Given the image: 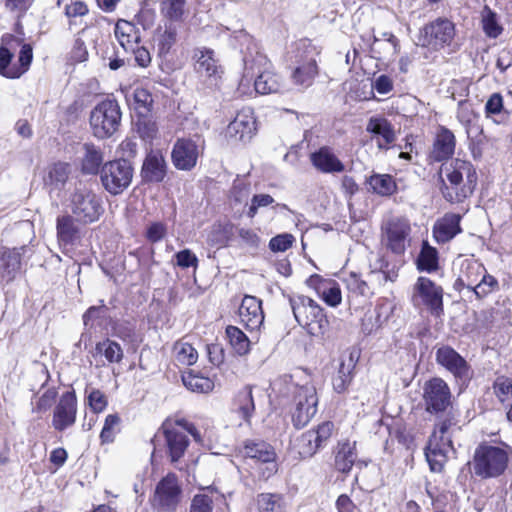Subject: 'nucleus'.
<instances>
[{
	"label": "nucleus",
	"mask_w": 512,
	"mask_h": 512,
	"mask_svg": "<svg viewBox=\"0 0 512 512\" xmlns=\"http://www.w3.org/2000/svg\"><path fill=\"white\" fill-rule=\"evenodd\" d=\"M299 374L286 375L275 382L297 429L305 427L312 420L318 407L316 388L307 375Z\"/></svg>",
	"instance_id": "obj_1"
},
{
	"label": "nucleus",
	"mask_w": 512,
	"mask_h": 512,
	"mask_svg": "<svg viewBox=\"0 0 512 512\" xmlns=\"http://www.w3.org/2000/svg\"><path fill=\"white\" fill-rule=\"evenodd\" d=\"M441 193L451 203L463 202L472 195L477 174L471 162L454 159L442 164L440 168Z\"/></svg>",
	"instance_id": "obj_2"
},
{
	"label": "nucleus",
	"mask_w": 512,
	"mask_h": 512,
	"mask_svg": "<svg viewBox=\"0 0 512 512\" xmlns=\"http://www.w3.org/2000/svg\"><path fill=\"white\" fill-rule=\"evenodd\" d=\"M457 430V423L451 417H447L436 424L425 451L426 459L432 471H442L449 453H455L452 436Z\"/></svg>",
	"instance_id": "obj_3"
},
{
	"label": "nucleus",
	"mask_w": 512,
	"mask_h": 512,
	"mask_svg": "<svg viewBox=\"0 0 512 512\" xmlns=\"http://www.w3.org/2000/svg\"><path fill=\"white\" fill-rule=\"evenodd\" d=\"M294 317L299 325L315 337H322L329 328V321L323 309L311 298L297 295L290 298Z\"/></svg>",
	"instance_id": "obj_4"
},
{
	"label": "nucleus",
	"mask_w": 512,
	"mask_h": 512,
	"mask_svg": "<svg viewBox=\"0 0 512 512\" xmlns=\"http://www.w3.org/2000/svg\"><path fill=\"white\" fill-rule=\"evenodd\" d=\"M509 456L508 448L480 445L473 457L474 473L481 478L498 477L506 470Z\"/></svg>",
	"instance_id": "obj_5"
},
{
	"label": "nucleus",
	"mask_w": 512,
	"mask_h": 512,
	"mask_svg": "<svg viewBox=\"0 0 512 512\" xmlns=\"http://www.w3.org/2000/svg\"><path fill=\"white\" fill-rule=\"evenodd\" d=\"M166 439L169 456L173 463L183 457L188 445L189 439L186 432L194 437L196 441L200 440V435L193 424L185 419H177L175 421L167 420L161 427Z\"/></svg>",
	"instance_id": "obj_6"
},
{
	"label": "nucleus",
	"mask_w": 512,
	"mask_h": 512,
	"mask_svg": "<svg viewBox=\"0 0 512 512\" xmlns=\"http://www.w3.org/2000/svg\"><path fill=\"white\" fill-rule=\"evenodd\" d=\"M319 54L317 48L307 41H300L295 52L294 68L291 72V79L297 86L307 88L312 85L318 67L316 56Z\"/></svg>",
	"instance_id": "obj_7"
},
{
	"label": "nucleus",
	"mask_w": 512,
	"mask_h": 512,
	"mask_svg": "<svg viewBox=\"0 0 512 512\" xmlns=\"http://www.w3.org/2000/svg\"><path fill=\"white\" fill-rule=\"evenodd\" d=\"M121 121V111L114 100H105L94 107L90 114V125L94 136L105 139L112 136Z\"/></svg>",
	"instance_id": "obj_8"
},
{
	"label": "nucleus",
	"mask_w": 512,
	"mask_h": 512,
	"mask_svg": "<svg viewBox=\"0 0 512 512\" xmlns=\"http://www.w3.org/2000/svg\"><path fill=\"white\" fill-rule=\"evenodd\" d=\"M73 216L81 224H91L104 213L103 201L99 195L89 189L76 190L70 200Z\"/></svg>",
	"instance_id": "obj_9"
},
{
	"label": "nucleus",
	"mask_w": 512,
	"mask_h": 512,
	"mask_svg": "<svg viewBox=\"0 0 512 512\" xmlns=\"http://www.w3.org/2000/svg\"><path fill=\"white\" fill-rule=\"evenodd\" d=\"M411 300L415 307L425 306L436 317L443 314V288L428 277L421 276L417 279Z\"/></svg>",
	"instance_id": "obj_10"
},
{
	"label": "nucleus",
	"mask_w": 512,
	"mask_h": 512,
	"mask_svg": "<svg viewBox=\"0 0 512 512\" xmlns=\"http://www.w3.org/2000/svg\"><path fill=\"white\" fill-rule=\"evenodd\" d=\"M100 178L106 191L118 195L131 184L133 168L126 160L110 161L102 166Z\"/></svg>",
	"instance_id": "obj_11"
},
{
	"label": "nucleus",
	"mask_w": 512,
	"mask_h": 512,
	"mask_svg": "<svg viewBox=\"0 0 512 512\" xmlns=\"http://www.w3.org/2000/svg\"><path fill=\"white\" fill-rule=\"evenodd\" d=\"M455 37V25L447 18H437L421 30L418 44L438 50L449 46Z\"/></svg>",
	"instance_id": "obj_12"
},
{
	"label": "nucleus",
	"mask_w": 512,
	"mask_h": 512,
	"mask_svg": "<svg viewBox=\"0 0 512 512\" xmlns=\"http://www.w3.org/2000/svg\"><path fill=\"white\" fill-rule=\"evenodd\" d=\"M181 495L182 489L177 476L173 473H169L156 485L152 505L159 511H175L180 503Z\"/></svg>",
	"instance_id": "obj_13"
},
{
	"label": "nucleus",
	"mask_w": 512,
	"mask_h": 512,
	"mask_svg": "<svg viewBox=\"0 0 512 512\" xmlns=\"http://www.w3.org/2000/svg\"><path fill=\"white\" fill-rule=\"evenodd\" d=\"M410 233L408 219L392 217L382 225V243L393 253L402 254L406 250V241Z\"/></svg>",
	"instance_id": "obj_14"
},
{
	"label": "nucleus",
	"mask_w": 512,
	"mask_h": 512,
	"mask_svg": "<svg viewBox=\"0 0 512 512\" xmlns=\"http://www.w3.org/2000/svg\"><path fill=\"white\" fill-rule=\"evenodd\" d=\"M423 391V400L428 412H442L450 406V388L443 379L437 377L430 379L425 383Z\"/></svg>",
	"instance_id": "obj_15"
},
{
	"label": "nucleus",
	"mask_w": 512,
	"mask_h": 512,
	"mask_svg": "<svg viewBox=\"0 0 512 512\" xmlns=\"http://www.w3.org/2000/svg\"><path fill=\"white\" fill-rule=\"evenodd\" d=\"M203 146L193 139H178L172 149L171 157L174 166L179 170L189 171L197 164Z\"/></svg>",
	"instance_id": "obj_16"
},
{
	"label": "nucleus",
	"mask_w": 512,
	"mask_h": 512,
	"mask_svg": "<svg viewBox=\"0 0 512 512\" xmlns=\"http://www.w3.org/2000/svg\"><path fill=\"white\" fill-rule=\"evenodd\" d=\"M77 400L73 392L64 393L54 409L52 425L58 431L72 426L76 420Z\"/></svg>",
	"instance_id": "obj_17"
},
{
	"label": "nucleus",
	"mask_w": 512,
	"mask_h": 512,
	"mask_svg": "<svg viewBox=\"0 0 512 512\" xmlns=\"http://www.w3.org/2000/svg\"><path fill=\"white\" fill-rule=\"evenodd\" d=\"M436 361L446 368L455 378L466 380L469 378L470 367L467 361L452 347L442 346L436 351Z\"/></svg>",
	"instance_id": "obj_18"
},
{
	"label": "nucleus",
	"mask_w": 512,
	"mask_h": 512,
	"mask_svg": "<svg viewBox=\"0 0 512 512\" xmlns=\"http://www.w3.org/2000/svg\"><path fill=\"white\" fill-rule=\"evenodd\" d=\"M256 132V119L250 108L242 109L227 127V134L236 141H249Z\"/></svg>",
	"instance_id": "obj_19"
},
{
	"label": "nucleus",
	"mask_w": 512,
	"mask_h": 512,
	"mask_svg": "<svg viewBox=\"0 0 512 512\" xmlns=\"http://www.w3.org/2000/svg\"><path fill=\"white\" fill-rule=\"evenodd\" d=\"M366 131L371 134V140L376 142L379 150H388L396 140L392 124L384 117H371L367 122Z\"/></svg>",
	"instance_id": "obj_20"
},
{
	"label": "nucleus",
	"mask_w": 512,
	"mask_h": 512,
	"mask_svg": "<svg viewBox=\"0 0 512 512\" xmlns=\"http://www.w3.org/2000/svg\"><path fill=\"white\" fill-rule=\"evenodd\" d=\"M77 223L78 221L71 215H63L57 218V239L64 249H71L80 243L82 234Z\"/></svg>",
	"instance_id": "obj_21"
},
{
	"label": "nucleus",
	"mask_w": 512,
	"mask_h": 512,
	"mask_svg": "<svg viewBox=\"0 0 512 512\" xmlns=\"http://www.w3.org/2000/svg\"><path fill=\"white\" fill-rule=\"evenodd\" d=\"M239 317L246 329L251 331L259 329L264 322L261 301L254 296L246 295L239 307Z\"/></svg>",
	"instance_id": "obj_22"
},
{
	"label": "nucleus",
	"mask_w": 512,
	"mask_h": 512,
	"mask_svg": "<svg viewBox=\"0 0 512 512\" xmlns=\"http://www.w3.org/2000/svg\"><path fill=\"white\" fill-rule=\"evenodd\" d=\"M455 146L456 139L453 132L444 126H440L435 135L429 157L437 162L447 160L454 154Z\"/></svg>",
	"instance_id": "obj_23"
},
{
	"label": "nucleus",
	"mask_w": 512,
	"mask_h": 512,
	"mask_svg": "<svg viewBox=\"0 0 512 512\" xmlns=\"http://www.w3.org/2000/svg\"><path fill=\"white\" fill-rule=\"evenodd\" d=\"M24 251V246L0 249V281L10 282L16 277L21 267V254Z\"/></svg>",
	"instance_id": "obj_24"
},
{
	"label": "nucleus",
	"mask_w": 512,
	"mask_h": 512,
	"mask_svg": "<svg viewBox=\"0 0 512 512\" xmlns=\"http://www.w3.org/2000/svg\"><path fill=\"white\" fill-rule=\"evenodd\" d=\"M19 46V38L11 34L2 36L0 46V74L2 76L11 79L19 78L21 76V71H17L16 67H8L14 52L19 48Z\"/></svg>",
	"instance_id": "obj_25"
},
{
	"label": "nucleus",
	"mask_w": 512,
	"mask_h": 512,
	"mask_svg": "<svg viewBox=\"0 0 512 512\" xmlns=\"http://www.w3.org/2000/svg\"><path fill=\"white\" fill-rule=\"evenodd\" d=\"M307 282L315 287L318 295L329 306L336 307L341 303V291L336 282L322 279L319 275H312Z\"/></svg>",
	"instance_id": "obj_26"
},
{
	"label": "nucleus",
	"mask_w": 512,
	"mask_h": 512,
	"mask_svg": "<svg viewBox=\"0 0 512 512\" xmlns=\"http://www.w3.org/2000/svg\"><path fill=\"white\" fill-rule=\"evenodd\" d=\"M486 268L475 260L466 259L461 263V272L455 282L456 288L471 290L480 280Z\"/></svg>",
	"instance_id": "obj_27"
},
{
	"label": "nucleus",
	"mask_w": 512,
	"mask_h": 512,
	"mask_svg": "<svg viewBox=\"0 0 512 512\" xmlns=\"http://www.w3.org/2000/svg\"><path fill=\"white\" fill-rule=\"evenodd\" d=\"M461 216L459 214H446L434 226V237L439 243H446L461 232Z\"/></svg>",
	"instance_id": "obj_28"
},
{
	"label": "nucleus",
	"mask_w": 512,
	"mask_h": 512,
	"mask_svg": "<svg viewBox=\"0 0 512 512\" xmlns=\"http://www.w3.org/2000/svg\"><path fill=\"white\" fill-rule=\"evenodd\" d=\"M114 33L120 46L126 52L133 50L140 42L139 29L129 21L123 19L118 20L115 25Z\"/></svg>",
	"instance_id": "obj_29"
},
{
	"label": "nucleus",
	"mask_w": 512,
	"mask_h": 512,
	"mask_svg": "<svg viewBox=\"0 0 512 512\" xmlns=\"http://www.w3.org/2000/svg\"><path fill=\"white\" fill-rule=\"evenodd\" d=\"M166 163L159 151H151L142 166V175L146 181L160 182L165 177Z\"/></svg>",
	"instance_id": "obj_30"
},
{
	"label": "nucleus",
	"mask_w": 512,
	"mask_h": 512,
	"mask_svg": "<svg viewBox=\"0 0 512 512\" xmlns=\"http://www.w3.org/2000/svg\"><path fill=\"white\" fill-rule=\"evenodd\" d=\"M193 59L195 60V70L202 76L213 77L219 73L220 66L214 58V52L211 49L197 48L194 50Z\"/></svg>",
	"instance_id": "obj_31"
},
{
	"label": "nucleus",
	"mask_w": 512,
	"mask_h": 512,
	"mask_svg": "<svg viewBox=\"0 0 512 512\" xmlns=\"http://www.w3.org/2000/svg\"><path fill=\"white\" fill-rule=\"evenodd\" d=\"M313 165L324 173L342 172L345 167L343 163L326 147L311 155Z\"/></svg>",
	"instance_id": "obj_32"
},
{
	"label": "nucleus",
	"mask_w": 512,
	"mask_h": 512,
	"mask_svg": "<svg viewBox=\"0 0 512 512\" xmlns=\"http://www.w3.org/2000/svg\"><path fill=\"white\" fill-rule=\"evenodd\" d=\"M257 93L266 95L271 93H279L284 89V83L280 75L273 71H263L254 82Z\"/></svg>",
	"instance_id": "obj_33"
},
{
	"label": "nucleus",
	"mask_w": 512,
	"mask_h": 512,
	"mask_svg": "<svg viewBox=\"0 0 512 512\" xmlns=\"http://www.w3.org/2000/svg\"><path fill=\"white\" fill-rule=\"evenodd\" d=\"M84 155L81 163V170L85 174H96L103 162V154L95 145L86 143L83 146Z\"/></svg>",
	"instance_id": "obj_34"
},
{
	"label": "nucleus",
	"mask_w": 512,
	"mask_h": 512,
	"mask_svg": "<svg viewBox=\"0 0 512 512\" xmlns=\"http://www.w3.org/2000/svg\"><path fill=\"white\" fill-rule=\"evenodd\" d=\"M243 455L263 463L272 462L275 458L271 446L263 441L247 442L243 448Z\"/></svg>",
	"instance_id": "obj_35"
},
{
	"label": "nucleus",
	"mask_w": 512,
	"mask_h": 512,
	"mask_svg": "<svg viewBox=\"0 0 512 512\" xmlns=\"http://www.w3.org/2000/svg\"><path fill=\"white\" fill-rule=\"evenodd\" d=\"M234 405L239 415L246 421L250 419L255 411L254 399L252 396V387L245 386L235 397Z\"/></svg>",
	"instance_id": "obj_36"
},
{
	"label": "nucleus",
	"mask_w": 512,
	"mask_h": 512,
	"mask_svg": "<svg viewBox=\"0 0 512 512\" xmlns=\"http://www.w3.org/2000/svg\"><path fill=\"white\" fill-rule=\"evenodd\" d=\"M370 189L381 196H390L397 190L394 178L389 174H373L367 179Z\"/></svg>",
	"instance_id": "obj_37"
},
{
	"label": "nucleus",
	"mask_w": 512,
	"mask_h": 512,
	"mask_svg": "<svg viewBox=\"0 0 512 512\" xmlns=\"http://www.w3.org/2000/svg\"><path fill=\"white\" fill-rule=\"evenodd\" d=\"M186 0H161L160 12L164 20L172 23H179L185 14Z\"/></svg>",
	"instance_id": "obj_38"
},
{
	"label": "nucleus",
	"mask_w": 512,
	"mask_h": 512,
	"mask_svg": "<svg viewBox=\"0 0 512 512\" xmlns=\"http://www.w3.org/2000/svg\"><path fill=\"white\" fill-rule=\"evenodd\" d=\"M356 458L357 454L354 445L349 442L342 443L339 445L335 456V467L338 471L347 473L353 467Z\"/></svg>",
	"instance_id": "obj_39"
},
{
	"label": "nucleus",
	"mask_w": 512,
	"mask_h": 512,
	"mask_svg": "<svg viewBox=\"0 0 512 512\" xmlns=\"http://www.w3.org/2000/svg\"><path fill=\"white\" fill-rule=\"evenodd\" d=\"M417 268L420 271H426L428 273L438 269V252L426 241L423 242L421 251L417 257Z\"/></svg>",
	"instance_id": "obj_40"
},
{
	"label": "nucleus",
	"mask_w": 512,
	"mask_h": 512,
	"mask_svg": "<svg viewBox=\"0 0 512 512\" xmlns=\"http://www.w3.org/2000/svg\"><path fill=\"white\" fill-rule=\"evenodd\" d=\"M97 355L104 356L108 363H119L122 361L124 353L119 343L105 339L96 344L94 356Z\"/></svg>",
	"instance_id": "obj_41"
},
{
	"label": "nucleus",
	"mask_w": 512,
	"mask_h": 512,
	"mask_svg": "<svg viewBox=\"0 0 512 512\" xmlns=\"http://www.w3.org/2000/svg\"><path fill=\"white\" fill-rule=\"evenodd\" d=\"M183 384L187 389L198 393H209L214 388V382L205 376L189 371L182 376Z\"/></svg>",
	"instance_id": "obj_42"
},
{
	"label": "nucleus",
	"mask_w": 512,
	"mask_h": 512,
	"mask_svg": "<svg viewBox=\"0 0 512 512\" xmlns=\"http://www.w3.org/2000/svg\"><path fill=\"white\" fill-rule=\"evenodd\" d=\"M226 337L238 355H246L250 351V340L238 327L232 325L227 326Z\"/></svg>",
	"instance_id": "obj_43"
},
{
	"label": "nucleus",
	"mask_w": 512,
	"mask_h": 512,
	"mask_svg": "<svg viewBox=\"0 0 512 512\" xmlns=\"http://www.w3.org/2000/svg\"><path fill=\"white\" fill-rule=\"evenodd\" d=\"M295 449L301 458L315 455L320 448L314 438V432L308 430L302 433L295 441Z\"/></svg>",
	"instance_id": "obj_44"
},
{
	"label": "nucleus",
	"mask_w": 512,
	"mask_h": 512,
	"mask_svg": "<svg viewBox=\"0 0 512 512\" xmlns=\"http://www.w3.org/2000/svg\"><path fill=\"white\" fill-rule=\"evenodd\" d=\"M173 353L178 363L191 366L198 360L197 350L188 342L177 341L173 346Z\"/></svg>",
	"instance_id": "obj_45"
},
{
	"label": "nucleus",
	"mask_w": 512,
	"mask_h": 512,
	"mask_svg": "<svg viewBox=\"0 0 512 512\" xmlns=\"http://www.w3.org/2000/svg\"><path fill=\"white\" fill-rule=\"evenodd\" d=\"M497 288V279L493 275H490L487 270H485L484 274L481 275L480 280L477 281V284L473 286L470 291L473 292L478 299H483Z\"/></svg>",
	"instance_id": "obj_46"
},
{
	"label": "nucleus",
	"mask_w": 512,
	"mask_h": 512,
	"mask_svg": "<svg viewBox=\"0 0 512 512\" xmlns=\"http://www.w3.org/2000/svg\"><path fill=\"white\" fill-rule=\"evenodd\" d=\"M482 27L485 34L490 38H497L503 30L497 22L496 13L488 6H485L482 11Z\"/></svg>",
	"instance_id": "obj_47"
},
{
	"label": "nucleus",
	"mask_w": 512,
	"mask_h": 512,
	"mask_svg": "<svg viewBox=\"0 0 512 512\" xmlns=\"http://www.w3.org/2000/svg\"><path fill=\"white\" fill-rule=\"evenodd\" d=\"M136 131L142 140L151 142L157 136L158 127L155 121L140 117L136 122Z\"/></svg>",
	"instance_id": "obj_48"
},
{
	"label": "nucleus",
	"mask_w": 512,
	"mask_h": 512,
	"mask_svg": "<svg viewBox=\"0 0 512 512\" xmlns=\"http://www.w3.org/2000/svg\"><path fill=\"white\" fill-rule=\"evenodd\" d=\"M494 393L502 404L512 401V379L499 377L494 383Z\"/></svg>",
	"instance_id": "obj_49"
},
{
	"label": "nucleus",
	"mask_w": 512,
	"mask_h": 512,
	"mask_svg": "<svg viewBox=\"0 0 512 512\" xmlns=\"http://www.w3.org/2000/svg\"><path fill=\"white\" fill-rule=\"evenodd\" d=\"M260 512H282L280 496L275 494H261L258 497Z\"/></svg>",
	"instance_id": "obj_50"
},
{
	"label": "nucleus",
	"mask_w": 512,
	"mask_h": 512,
	"mask_svg": "<svg viewBox=\"0 0 512 512\" xmlns=\"http://www.w3.org/2000/svg\"><path fill=\"white\" fill-rule=\"evenodd\" d=\"M70 167L67 163H56L54 164L48 173V178L51 183H54L56 186L62 185L66 182L69 177Z\"/></svg>",
	"instance_id": "obj_51"
},
{
	"label": "nucleus",
	"mask_w": 512,
	"mask_h": 512,
	"mask_svg": "<svg viewBox=\"0 0 512 512\" xmlns=\"http://www.w3.org/2000/svg\"><path fill=\"white\" fill-rule=\"evenodd\" d=\"M352 380V370L350 365L345 366L344 363L340 365L337 376L333 379L334 390L342 393L346 390Z\"/></svg>",
	"instance_id": "obj_52"
},
{
	"label": "nucleus",
	"mask_w": 512,
	"mask_h": 512,
	"mask_svg": "<svg viewBox=\"0 0 512 512\" xmlns=\"http://www.w3.org/2000/svg\"><path fill=\"white\" fill-rule=\"evenodd\" d=\"M314 432V438L321 449L326 446L334 431V424L330 421H325L317 426L316 429H310Z\"/></svg>",
	"instance_id": "obj_53"
},
{
	"label": "nucleus",
	"mask_w": 512,
	"mask_h": 512,
	"mask_svg": "<svg viewBox=\"0 0 512 512\" xmlns=\"http://www.w3.org/2000/svg\"><path fill=\"white\" fill-rule=\"evenodd\" d=\"M314 432V438L321 449L326 446L334 431V424L330 421H325L317 426L316 429H310Z\"/></svg>",
	"instance_id": "obj_54"
},
{
	"label": "nucleus",
	"mask_w": 512,
	"mask_h": 512,
	"mask_svg": "<svg viewBox=\"0 0 512 512\" xmlns=\"http://www.w3.org/2000/svg\"><path fill=\"white\" fill-rule=\"evenodd\" d=\"M119 421V417L114 414H110L106 417L104 426L100 434L102 442L109 443L113 441L117 432V426L119 424Z\"/></svg>",
	"instance_id": "obj_55"
},
{
	"label": "nucleus",
	"mask_w": 512,
	"mask_h": 512,
	"mask_svg": "<svg viewBox=\"0 0 512 512\" xmlns=\"http://www.w3.org/2000/svg\"><path fill=\"white\" fill-rule=\"evenodd\" d=\"M274 203V199L269 194H256L251 199V205L247 211V216L249 218H254L258 212L259 208L267 207Z\"/></svg>",
	"instance_id": "obj_56"
},
{
	"label": "nucleus",
	"mask_w": 512,
	"mask_h": 512,
	"mask_svg": "<svg viewBox=\"0 0 512 512\" xmlns=\"http://www.w3.org/2000/svg\"><path fill=\"white\" fill-rule=\"evenodd\" d=\"M57 392L54 389L46 390L36 401L33 411L42 413L47 411L54 403Z\"/></svg>",
	"instance_id": "obj_57"
},
{
	"label": "nucleus",
	"mask_w": 512,
	"mask_h": 512,
	"mask_svg": "<svg viewBox=\"0 0 512 512\" xmlns=\"http://www.w3.org/2000/svg\"><path fill=\"white\" fill-rule=\"evenodd\" d=\"M212 499L206 494H197L193 497L190 512H212Z\"/></svg>",
	"instance_id": "obj_58"
},
{
	"label": "nucleus",
	"mask_w": 512,
	"mask_h": 512,
	"mask_svg": "<svg viewBox=\"0 0 512 512\" xmlns=\"http://www.w3.org/2000/svg\"><path fill=\"white\" fill-rule=\"evenodd\" d=\"M294 237L291 234H281L273 237L269 242V247L275 252H284L292 246Z\"/></svg>",
	"instance_id": "obj_59"
},
{
	"label": "nucleus",
	"mask_w": 512,
	"mask_h": 512,
	"mask_svg": "<svg viewBox=\"0 0 512 512\" xmlns=\"http://www.w3.org/2000/svg\"><path fill=\"white\" fill-rule=\"evenodd\" d=\"M88 404L95 413H99L106 408L107 399L100 390L93 389L88 395Z\"/></svg>",
	"instance_id": "obj_60"
},
{
	"label": "nucleus",
	"mask_w": 512,
	"mask_h": 512,
	"mask_svg": "<svg viewBox=\"0 0 512 512\" xmlns=\"http://www.w3.org/2000/svg\"><path fill=\"white\" fill-rule=\"evenodd\" d=\"M20 52H19V64L20 67H16L17 71H21V75L24 74L32 61L33 52L32 47L29 44H22L20 41Z\"/></svg>",
	"instance_id": "obj_61"
},
{
	"label": "nucleus",
	"mask_w": 512,
	"mask_h": 512,
	"mask_svg": "<svg viewBox=\"0 0 512 512\" xmlns=\"http://www.w3.org/2000/svg\"><path fill=\"white\" fill-rule=\"evenodd\" d=\"M166 233L167 228L164 223L154 222L148 226L146 237L150 242L156 243L161 241L165 237Z\"/></svg>",
	"instance_id": "obj_62"
},
{
	"label": "nucleus",
	"mask_w": 512,
	"mask_h": 512,
	"mask_svg": "<svg viewBox=\"0 0 512 512\" xmlns=\"http://www.w3.org/2000/svg\"><path fill=\"white\" fill-rule=\"evenodd\" d=\"M177 265L182 268L197 267L198 259L196 255L189 249L179 251L175 255Z\"/></svg>",
	"instance_id": "obj_63"
},
{
	"label": "nucleus",
	"mask_w": 512,
	"mask_h": 512,
	"mask_svg": "<svg viewBox=\"0 0 512 512\" xmlns=\"http://www.w3.org/2000/svg\"><path fill=\"white\" fill-rule=\"evenodd\" d=\"M133 98L137 108H144L145 110H149L153 103V97L151 93L144 88L135 89Z\"/></svg>",
	"instance_id": "obj_64"
}]
</instances>
